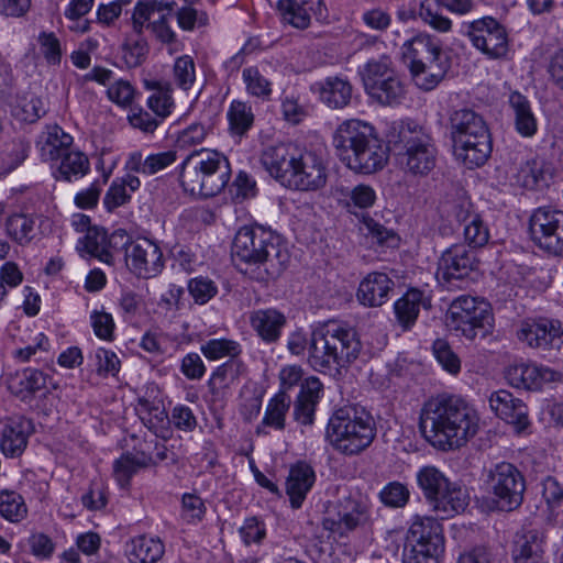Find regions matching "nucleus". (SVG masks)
<instances>
[{
	"mask_svg": "<svg viewBox=\"0 0 563 563\" xmlns=\"http://www.w3.org/2000/svg\"><path fill=\"white\" fill-rule=\"evenodd\" d=\"M479 419L462 398L440 395L429 399L421 409L420 428L438 450L455 451L476 435Z\"/></svg>",
	"mask_w": 563,
	"mask_h": 563,
	"instance_id": "1",
	"label": "nucleus"
},
{
	"mask_svg": "<svg viewBox=\"0 0 563 563\" xmlns=\"http://www.w3.org/2000/svg\"><path fill=\"white\" fill-rule=\"evenodd\" d=\"M514 555L515 563H545L544 538L536 530L528 531Z\"/></svg>",
	"mask_w": 563,
	"mask_h": 563,
	"instance_id": "38",
	"label": "nucleus"
},
{
	"mask_svg": "<svg viewBox=\"0 0 563 563\" xmlns=\"http://www.w3.org/2000/svg\"><path fill=\"white\" fill-rule=\"evenodd\" d=\"M417 482L426 499L430 504L432 499L448 487L450 481L439 468L432 465H427L421 467L417 473Z\"/></svg>",
	"mask_w": 563,
	"mask_h": 563,
	"instance_id": "44",
	"label": "nucleus"
},
{
	"mask_svg": "<svg viewBox=\"0 0 563 563\" xmlns=\"http://www.w3.org/2000/svg\"><path fill=\"white\" fill-rule=\"evenodd\" d=\"M450 133L452 142L489 135L484 119L472 109H459L451 113Z\"/></svg>",
	"mask_w": 563,
	"mask_h": 563,
	"instance_id": "23",
	"label": "nucleus"
},
{
	"mask_svg": "<svg viewBox=\"0 0 563 563\" xmlns=\"http://www.w3.org/2000/svg\"><path fill=\"white\" fill-rule=\"evenodd\" d=\"M441 4L437 0H424L419 5V18L430 27L448 33L452 30V21L440 12Z\"/></svg>",
	"mask_w": 563,
	"mask_h": 563,
	"instance_id": "53",
	"label": "nucleus"
},
{
	"mask_svg": "<svg viewBox=\"0 0 563 563\" xmlns=\"http://www.w3.org/2000/svg\"><path fill=\"white\" fill-rule=\"evenodd\" d=\"M321 393L322 384L318 377L310 376L303 380L294 406V417L298 422L305 426L312 423Z\"/></svg>",
	"mask_w": 563,
	"mask_h": 563,
	"instance_id": "27",
	"label": "nucleus"
},
{
	"mask_svg": "<svg viewBox=\"0 0 563 563\" xmlns=\"http://www.w3.org/2000/svg\"><path fill=\"white\" fill-rule=\"evenodd\" d=\"M453 143V153L459 162L467 168L484 165L492 153L490 134Z\"/></svg>",
	"mask_w": 563,
	"mask_h": 563,
	"instance_id": "26",
	"label": "nucleus"
},
{
	"mask_svg": "<svg viewBox=\"0 0 563 563\" xmlns=\"http://www.w3.org/2000/svg\"><path fill=\"white\" fill-rule=\"evenodd\" d=\"M230 130L233 134H245L254 123V113L249 102L233 100L227 113Z\"/></svg>",
	"mask_w": 563,
	"mask_h": 563,
	"instance_id": "48",
	"label": "nucleus"
},
{
	"mask_svg": "<svg viewBox=\"0 0 563 563\" xmlns=\"http://www.w3.org/2000/svg\"><path fill=\"white\" fill-rule=\"evenodd\" d=\"M59 161L57 178H62L66 181H73L84 177L90 168L87 155L80 151L70 148Z\"/></svg>",
	"mask_w": 563,
	"mask_h": 563,
	"instance_id": "40",
	"label": "nucleus"
},
{
	"mask_svg": "<svg viewBox=\"0 0 563 563\" xmlns=\"http://www.w3.org/2000/svg\"><path fill=\"white\" fill-rule=\"evenodd\" d=\"M400 51L416 85L422 90L434 89L450 68L441 41L429 33L416 34L401 45Z\"/></svg>",
	"mask_w": 563,
	"mask_h": 563,
	"instance_id": "7",
	"label": "nucleus"
},
{
	"mask_svg": "<svg viewBox=\"0 0 563 563\" xmlns=\"http://www.w3.org/2000/svg\"><path fill=\"white\" fill-rule=\"evenodd\" d=\"M151 88L153 92L147 99V106L162 121L172 113L175 107L173 88L169 84L158 81L153 82Z\"/></svg>",
	"mask_w": 563,
	"mask_h": 563,
	"instance_id": "47",
	"label": "nucleus"
},
{
	"mask_svg": "<svg viewBox=\"0 0 563 563\" xmlns=\"http://www.w3.org/2000/svg\"><path fill=\"white\" fill-rule=\"evenodd\" d=\"M433 354L442 367L451 374H457L461 369V362L444 340H437L433 343Z\"/></svg>",
	"mask_w": 563,
	"mask_h": 563,
	"instance_id": "62",
	"label": "nucleus"
},
{
	"mask_svg": "<svg viewBox=\"0 0 563 563\" xmlns=\"http://www.w3.org/2000/svg\"><path fill=\"white\" fill-rule=\"evenodd\" d=\"M188 291L196 303L205 305L217 295L218 287L209 278L196 277L189 280Z\"/></svg>",
	"mask_w": 563,
	"mask_h": 563,
	"instance_id": "61",
	"label": "nucleus"
},
{
	"mask_svg": "<svg viewBox=\"0 0 563 563\" xmlns=\"http://www.w3.org/2000/svg\"><path fill=\"white\" fill-rule=\"evenodd\" d=\"M106 243V231L103 229L93 227L88 229L86 234L79 239L77 250L82 254L86 253L90 256L98 258H107L109 253L104 251L103 244Z\"/></svg>",
	"mask_w": 563,
	"mask_h": 563,
	"instance_id": "56",
	"label": "nucleus"
},
{
	"mask_svg": "<svg viewBox=\"0 0 563 563\" xmlns=\"http://www.w3.org/2000/svg\"><path fill=\"white\" fill-rule=\"evenodd\" d=\"M343 196L345 207L352 211V208L368 209L374 206L376 201V192L374 188L366 184H358L355 187L339 188Z\"/></svg>",
	"mask_w": 563,
	"mask_h": 563,
	"instance_id": "51",
	"label": "nucleus"
},
{
	"mask_svg": "<svg viewBox=\"0 0 563 563\" xmlns=\"http://www.w3.org/2000/svg\"><path fill=\"white\" fill-rule=\"evenodd\" d=\"M147 52V44L143 38H129L122 45L123 58L129 67L140 66L145 59Z\"/></svg>",
	"mask_w": 563,
	"mask_h": 563,
	"instance_id": "63",
	"label": "nucleus"
},
{
	"mask_svg": "<svg viewBox=\"0 0 563 563\" xmlns=\"http://www.w3.org/2000/svg\"><path fill=\"white\" fill-rule=\"evenodd\" d=\"M444 549L422 548L404 544L402 563H440Z\"/></svg>",
	"mask_w": 563,
	"mask_h": 563,
	"instance_id": "59",
	"label": "nucleus"
},
{
	"mask_svg": "<svg viewBox=\"0 0 563 563\" xmlns=\"http://www.w3.org/2000/svg\"><path fill=\"white\" fill-rule=\"evenodd\" d=\"M46 111V103L33 92L19 95L12 108V114L26 123L36 122Z\"/></svg>",
	"mask_w": 563,
	"mask_h": 563,
	"instance_id": "37",
	"label": "nucleus"
},
{
	"mask_svg": "<svg viewBox=\"0 0 563 563\" xmlns=\"http://www.w3.org/2000/svg\"><path fill=\"white\" fill-rule=\"evenodd\" d=\"M173 81L181 90H190L196 82V64L191 56L183 55L173 65Z\"/></svg>",
	"mask_w": 563,
	"mask_h": 563,
	"instance_id": "55",
	"label": "nucleus"
},
{
	"mask_svg": "<svg viewBox=\"0 0 563 563\" xmlns=\"http://www.w3.org/2000/svg\"><path fill=\"white\" fill-rule=\"evenodd\" d=\"M368 505L361 498L347 497L341 503V509L335 517H327L322 521L323 528L334 538L346 537L357 527L368 521Z\"/></svg>",
	"mask_w": 563,
	"mask_h": 563,
	"instance_id": "16",
	"label": "nucleus"
},
{
	"mask_svg": "<svg viewBox=\"0 0 563 563\" xmlns=\"http://www.w3.org/2000/svg\"><path fill=\"white\" fill-rule=\"evenodd\" d=\"M242 79L246 92L263 101L271 99L273 89L272 82L255 66L245 67L242 70Z\"/></svg>",
	"mask_w": 563,
	"mask_h": 563,
	"instance_id": "50",
	"label": "nucleus"
},
{
	"mask_svg": "<svg viewBox=\"0 0 563 563\" xmlns=\"http://www.w3.org/2000/svg\"><path fill=\"white\" fill-rule=\"evenodd\" d=\"M245 366L240 360H229L216 368L209 379L212 391L230 388L244 373Z\"/></svg>",
	"mask_w": 563,
	"mask_h": 563,
	"instance_id": "46",
	"label": "nucleus"
},
{
	"mask_svg": "<svg viewBox=\"0 0 563 563\" xmlns=\"http://www.w3.org/2000/svg\"><path fill=\"white\" fill-rule=\"evenodd\" d=\"M46 375L35 368H25L8 377L9 390L25 399L46 387Z\"/></svg>",
	"mask_w": 563,
	"mask_h": 563,
	"instance_id": "33",
	"label": "nucleus"
},
{
	"mask_svg": "<svg viewBox=\"0 0 563 563\" xmlns=\"http://www.w3.org/2000/svg\"><path fill=\"white\" fill-rule=\"evenodd\" d=\"M260 161L273 178L289 189L318 191L328 183V161L316 150L280 143L263 150Z\"/></svg>",
	"mask_w": 563,
	"mask_h": 563,
	"instance_id": "2",
	"label": "nucleus"
},
{
	"mask_svg": "<svg viewBox=\"0 0 563 563\" xmlns=\"http://www.w3.org/2000/svg\"><path fill=\"white\" fill-rule=\"evenodd\" d=\"M561 374L545 366L536 364H514L507 367L505 378L515 388L539 389L543 384L561 379Z\"/></svg>",
	"mask_w": 563,
	"mask_h": 563,
	"instance_id": "18",
	"label": "nucleus"
},
{
	"mask_svg": "<svg viewBox=\"0 0 563 563\" xmlns=\"http://www.w3.org/2000/svg\"><path fill=\"white\" fill-rule=\"evenodd\" d=\"M476 267L474 253L463 244L448 247L438 261L437 276L445 282L467 277Z\"/></svg>",
	"mask_w": 563,
	"mask_h": 563,
	"instance_id": "17",
	"label": "nucleus"
},
{
	"mask_svg": "<svg viewBox=\"0 0 563 563\" xmlns=\"http://www.w3.org/2000/svg\"><path fill=\"white\" fill-rule=\"evenodd\" d=\"M400 146L397 159L405 173L427 176L435 166L437 148L433 140L422 128L402 125L399 131Z\"/></svg>",
	"mask_w": 563,
	"mask_h": 563,
	"instance_id": "9",
	"label": "nucleus"
},
{
	"mask_svg": "<svg viewBox=\"0 0 563 563\" xmlns=\"http://www.w3.org/2000/svg\"><path fill=\"white\" fill-rule=\"evenodd\" d=\"M365 91L373 100L384 106L399 103L404 97V87L396 73Z\"/></svg>",
	"mask_w": 563,
	"mask_h": 563,
	"instance_id": "43",
	"label": "nucleus"
},
{
	"mask_svg": "<svg viewBox=\"0 0 563 563\" xmlns=\"http://www.w3.org/2000/svg\"><path fill=\"white\" fill-rule=\"evenodd\" d=\"M334 147L345 165L355 173L371 175L382 170L389 158L388 148L368 122L350 119L335 130Z\"/></svg>",
	"mask_w": 563,
	"mask_h": 563,
	"instance_id": "4",
	"label": "nucleus"
},
{
	"mask_svg": "<svg viewBox=\"0 0 563 563\" xmlns=\"http://www.w3.org/2000/svg\"><path fill=\"white\" fill-rule=\"evenodd\" d=\"M250 323L264 342L275 343L282 335L286 317L276 309H258L251 313Z\"/></svg>",
	"mask_w": 563,
	"mask_h": 563,
	"instance_id": "28",
	"label": "nucleus"
},
{
	"mask_svg": "<svg viewBox=\"0 0 563 563\" xmlns=\"http://www.w3.org/2000/svg\"><path fill=\"white\" fill-rule=\"evenodd\" d=\"M517 338L532 349L543 351L563 349V327L559 320L548 318L525 320L519 324Z\"/></svg>",
	"mask_w": 563,
	"mask_h": 563,
	"instance_id": "15",
	"label": "nucleus"
},
{
	"mask_svg": "<svg viewBox=\"0 0 563 563\" xmlns=\"http://www.w3.org/2000/svg\"><path fill=\"white\" fill-rule=\"evenodd\" d=\"M376 437V424L364 408L346 406L330 417L325 439L341 454L357 455L366 450Z\"/></svg>",
	"mask_w": 563,
	"mask_h": 563,
	"instance_id": "8",
	"label": "nucleus"
},
{
	"mask_svg": "<svg viewBox=\"0 0 563 563\" xmlns=\"http://www.w3.org/2000/svg\"><path fill=\"white\" fill-rule=\"evenodd\" d=\"M485 484L496 509L512 511L522 505L526 478L515 464L506 461L492 464L486 470Z\"/></svg>",
	"mask_w": 563,
	"mask_h": 563,
	"instance_id": "10",
	"label": "nucleus"
},
{
	"mask_svg": "<svg viewBox=\"0 0 563 563\" xmlns=\"http://www.w3.org/2000/svg\"><path fill=\"white\" fill-rule=\"evenodd\" d=\"M490 409L497 417L512 424L517 431L529 426L528 408L519 398L505 389L493 391L488 398Z\"/></svg>",
	"mask_w": 563,
	"mask_h": 563,
	"instance_id": "19",
	"label": "nucleus"
},
{
	"mask_svg": "<svg viewBox=\"0 0 563 563\" xmlns=\"http://www.w3.org/2000/svg\"><path fill=\"white\" fill-rule=\"evenodd\" d=\"M126 267L139 278H153L165 266L161 245L147 238H137L126 249Z\"/></svg>",
	"mask_w": 563,
	"mask_h": 563,
	"instance_id": "14",
	"label": "nucleus"
},
{
	"mask_svg": "<svg viewBox=\"0 0 563 563\" xmlns=\"http://www.w3.org/2000/svg\"><path fill=\"white\" fill-rule=\"evenodd\" d=\"M290 405L291 399L284 390H279L272 397L266 405L261 426L257 427V433L263 432V428L265 427L283 431L286 427V416L290 409Z\"/></svg>",
	"mask_w": 563,
	"mask_h": 563,
	"instance_id": "35",
	"label": "nucleus"
},
{
	"mask_svg": "<svg viewBox=\"0 0 563 563\" xmlns=\"http://www.w3.org/2000/svg\"><path fill=\"white\" fill-rule=\"evenodd\" d=\"M424 306L423 294L418 289L408 290L401 298L394 303V311L398 323L404 330L410 329Z\"/></svg>",
	"mask_w": 563,
	"mask_h": 563,
	"instance_id": "36",
	"label": "nucleus"
},
{
	"mask_svg": "<svg viewBox=\"0 0 563 563\" xmlns=\"http://www.w3.org/2000/svg\"><path fill=\"white\" fill-rule=\"evenodd\" d=\"M147 462L145 457L139 459L131 454H124L120 459L115 460L113 464V474L122 488H125L130 484L131 477L137 473L142 467H145Z\"/></svg>",
	"mask_w": 563,
	"mask_h": 563,
	"instance_id": "57",
	"label": "nucleus"
},
{
	"mask_svg": "<svg viewBox=\"0 0 563 563\" xmlns=\"http://www.w3.org/2000/svg\"><path fill=\"white\" fill-rule=\"evenodd\" d=\"M430 505L442 518H450L466 509L468 495L463 487L449 482L448 487L432 499Z\"/></svg>",
	"mask_w": 563,
	"mask_h": 563,
	"instance_id": "31",
	"label": "nucleus"
},
{
	"mask_svg": "<svg viewBox=\"0 0 563 563\" xmlns=\"http://www.w3.org/2000/svg\"><path fill=\"white\" fill-rule=\"evenodd\" d=\"M394 287L395 283L387 274L373 272L361 280L356 298L365 307H380L387 302Z\"/></svg>",
	"mask_w": 563,
	"mask_h": 563,
	"instance_id": "22",
	"label": "nucleus"
},
{
	"mask_svg": "<svg viewBox=\"0 0 563 563\" xmlns=\"http://www.w3.org/2000/svg\"><path fill=\"white\" fill-rule=\"evenodd\" d=\"M562 218L563 211L550 207H541L533 211L529 220V231L532 241L540 249H544L549 236Z\"/></svg>",
	"mask_w": 563,
	"mask_h": 563,
	"instance_id": "30",
	"label": "nucleus"
},
{
	"mask_svg": "<svg viewBox=\"0 0 563 563\" xmlns=\"http://www.w3.org/2000/svg\"><path fill=\"white\" fill-rule=\"evenodd\" d=\"M314 482L316 473L308 463L298 462L290 467L286 482V493L294 509L301 507Z\"/></svg>",
	"mask_w": 563,
	"mask_h": 563,
	"instance_id": "24",
	"label": "nucleus"
},
{
	"mask_svg": "<svg viewBox=\"0 0 563 563\" xmlns=\"http://www.w3.org/2000/svg\"><path fill=\"white\" fill-rule=\"evenodd\" d=\"M33 430L32 421L26 418L9 419L4 424L0 442L3 454L11 457L22 454Z\"/></svg>",
	"mask_w": 563,
	"mask_h": 563,
	"instance_id": "25",
	"label": "nucleus"
},
{
	"mask_svg": "<svg viewBox=\"0 0 563 563\" xmlns=\"http://www.w3.org/2000/svg\"><path fill=\"white\" fill-rule=\"evenodd\" d=\"M0 515L11 521L19 522L27 515L24 498L14 490L0 492Z\"/></svg>",
	"mask_w": 563,
	"mask_h": 563,
	"instance_id": "52",
	"label": "nucleus"
},
{
	"mask_svg": "<svg viewBox=\"0 0 563 563\" xmlns=\"http://www.w3.org/2000/svg\"><path fill=\"white\" fill-rule=\"evenodd\" d=\"M409 489L400 482L388 483L379 493L380 501L391 508L405 507L409 500Z\"/></svg>",
	"mask_w": 563,
	"mask_h": 563,
	"instance_id": "58",
	"label": "nucleus"
},
{
	"mask_svg": "<svg viewBox=\"0 0 563 563\" xmlns=\"http://www.w3.org/2000/svg\"><path fill=\"white\" fill-rule=\"evenodd\" d=\"M93 358L96 372L98 375L115 376L119 373L121 363L118 355L113 351L99 347L95 351Z\"/></svg>",
	"mask_w": 563,
	"mask_h": 563,
	"instance_id": "60",
	"label": "nucleus"
},
{
	"mask_svg": "<svg viewBox=\"0 0 563 563\" xmlns=\"http://www.w3.org/2000/svg\"><path fill=\"white\" fill-rule=\"evenodd\" d=\"M465 34L473 46L489 58H503L508 53L506 29L496 19L484 16L464 24Z\"/></svg>",
	"mask_w": 563,
	"mask_h": 563,
	"instance_id": "13",
	"label": "nucleus"
},
{
	"mask_svg": "<svg viewBox=\"0 0 563 563\" xmlns=\"http://www.w3.org/2000/svg\"><path fill=\"white\" fill-rule=\"evenodd\" d=\"M231 177L229 158L220 151H192L180 165L179 181L186 192L200 198L219 195Z\"/></svg>",
	"mask_w": 563,
	"mask_h": 563,
	"instance_id": "6",
	"label": "nucleus"
},
{
	"mask_svg": "<svg viewBox=\"0 0 563 563\" xmlns=\"http://www.w3.org/2000/svg\"><path fill=\"white\" fill-rule=\"evenodd\" d=\"M518 166L514 168L512 177L516 183L527 189H533L538 186L539 181L543 179V166L542 163L536 158H527L520 153L516 157Z\"/></svg>",
	"mask_w": 563,
	"mask_h": 563,
	"instance_id": "45",
	"label": "nucleus"
},
{
	"mask_svg": "<svg viewBox=\"0 0 563 563\" xmlns=\"http://www.w3.org/2000/svg\"><path fill=\"white\" fill-rule=\"evenodd\" d=\"M232 257L239 269L256 279L279 275L288 262L279 238L263 227H243L235 234Z\"/></svg>",
	"mask_w": 563,
	"mask_h": 563,
	"instance_id": "3",
	"label": "nucleus"
},
{
	"mask_svg": "<svg viewBox=\"0 0 563 563\" xmlns=\"http://www.w3.org/2000/svg\"><path fill=\"white\" fill-rule=\"evenodd\" d=\"M207 135L208 130L203 124L191 123L178 133L176 142L180 148H189L200 145Z\"/></svg>",
	"mask_w": 563,
	"mask_h": 563,
	"instance_id": "64",
	"label": "nucleus"
},
{
	"mask_svg": "<svg viewBox=\"0 0 563 563\" xmlns=\"http://www.w3.org/2000/svg\"><path fill=\"white\" fill-rule=\"evenodd\" d=\"M306 5L300 0H279L277 2V10L285 23L297 29H307L311 18Z\"/></svg>",
	"mask_w": 563,
	"mask_h": 563,
	"instance_id": "49",
	"label": "nucleus"
},
{
	"mask_svg": "<svg viewBox=\"0 0 563 563\" xmlns=\"http://www.w3.org/2000/svg\"><path fill=\"white\" fill-rule=\"evenodd\" d=\"M362 343L349 325L329 321L311 333L308 361L318 372H332L349 366L360 355Z\"/></svg>",
	"mask_w": 563,
	"mask_h": 563,
	"instance_id": "5",
	"label": "nucleus"
},
{
	"mask_svg": "<svg viewBox=\"0 0 563 563\" xmlns=\"http://www.w3.org/2000/svg\"><path fill=\"white\" fill-rule=\"evenodd\" d=\"M200 351L211 361L227 356L230 360H236V356L241 353V346L236 341L230 339H211L201 345Z\"/></svg>",
	"mask_w": 563,
	"mask_h": 563,
	"instance_id": "54",
	"label": "nucleus"
},
{
	"mask_svg": "<svg viewBox=\"0 0 563 563\" xmlns=\"http://www.w3.org/2000/svg\"><path fill=\"white\" fill-rule=\"evenodd\" d=\"M5 232L18 244L26 245L36 235L35 219L24 213H14L5 221Z\"/></svg>",
	"mask_w": 563,
	"mask_h": 563,
	"instance_id": "39",
	"label": "nucleus"
},
{
	"mask_svg": "<svg viewBox=\"0 0 563 563\" xmlns=\"http://www.w3.org/2000/svg\"><path fill=\"white\" fill-rule=\"evenodd\" d=\"M406 545L444 549L442 523L427 516H415L405 536Z\"/></svg>",
	"mask_w": 563,
	"mask_h": 563,
	"instance_id": "20",
	"label": "nucleus"
},
{
	"mask_svg": "<svg viewBox=\"0 0 563 563\" xmlns=\"http://www.w3.org/2000/svg\"><path fill=\"white\" fill-rule=\"evenodd\" d=\"M164 552L165 547L158 538L139 536L131 540L128 555L131 563H155Z\"/></svg>",
	"mask_w": 563,
	"mask_h": 563,
	"instance_id": "34",
	"label": "nucleus"
},
{
	"mask_svg": "<svg viewBox=\"0 0 563 563\" xmlns=\"http://www.w3.org/2000/svg\"><path fill=\"white\" fill-rule=\"evenodd\" d=\"M71 144L73 136L57 125L48 126L37 141L40 155L44 162L59 161L71 148Z\"/></svg>",
	"mask_w": 563,
	"mask_h": 563,
	"instance_id": "29",
	"label": "nucleus"
},
{
	"mask_svg": "<svg viewBox=\"0 0 563 563\" xmlns=\"http://www.w3.org/2000/svg\"><path fill=\"white\" fill-rule=\"evenodd\" d=\"M395 73L393 60L388 55L369 59L360 70L365 90L378 85L379 81H383L387 77L394 76Z\"/></svg>",
	"mask_w": 563,
	"mask_h": 563,
	"instance_id": "42",
	"label": "nucleus"
},
{
	"mask_svg": "<svg viewBox=\"0 0 563 563\" xmlns=\"http://www.w3.org/2000/svg\"><path fill=\"white\" fill-rule=\"evenodd\" d=\"M320 100L332 109L346 107L352 98V86L342 77H327L317 84Z\"/></svg>",
	"mask_w": 563,
	"mask_h": 563,
	"instance_id": "32",
	"label": "nucleus"
},
{
	"mask_svg": "<svg viewBox=\"0 0 563 563\" xmlns=\"http://www.w3.org/2000/svg\"><path fill=\"white\" fill-rule=\"evenodd\" d=\"M137 413L143 424L155 435L166 439L170 434V420L163 399L158 395H145L139 399Z\"/></svg>",
	"mask_w": 563,
	"mask_h": 563,
	"instance_id": "21",
	"label": "nucleus"
},
{
	"mask_svg": "<svg viewBox=\"0 0 563 563\" xmlns=\"http://www.w3.org/2000/svg\"><path fill=\"white\" fill-rule=\"evenodd\" d=\"M450 325L468 340L485 338L493 328V317L486 301L460 296L449 309Z\"/></svg>",
	"mask_w": 563,
	"mask_h": 563,
	"instance_id": "11",
	"label": "nucleus"
},
{
	"mask_svg": "<svg viewBox=\"0 0 563 563\" xmlns=\"http://www.w3.org/2000/svg\"><path fill=\"white\" fill-rule=\"evenodd\" d=\"M442 210L449 218L464 225L463 235L466 244L474 249L485 246L489 241V229L482 217L475 212L473 203L464 194L448 199Z\"/></svg>",
	"mask_w": 563,
	"mask_h": 563,
	"instance_id": "12",
	"label": "nucleus"
},
{
	"mask_svg": "<svg viewBox=\"0 0 563 563\" xmlns=\"http://www.w3.org/2000/svg\"><path fill=\"white\" fill-rule=\"evenodd\" d=\"M510 104L515 111V124L518 133L525 137L534 135L537 132V120L526 97L515 92L510 96Z\"/></svg>",
	"mask_w": 563,
	"mask_h": 563,
	"instance_id": "41",
	"label": "nucleus"
}]
</instances>
